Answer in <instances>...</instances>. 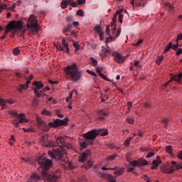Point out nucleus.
Instances as JSON below:
<instances>
[{
    "label": "nucleus",
    "mask_w": 182,
    "mask_h": 182,
    "mask_svg": "<svg viewBox=\"0 0 182 182\" xmlns=\"http://www.w3.org/2000/svg\"><path fill=\"white\" fill-rule=\"evenodd\" d=\"M22 23H23L21 21H10L7 25L4 35L6 36V35H8V32H11L14 29H18V31L21 33V36H23L26 31H28L30 33H32L33 35H35V33H39V31H41V27H39V24L38 23V17L34 14L30 15L27 19V29L23 28V25Z\"/></svg>",
    "instance_id": "f257e3e1"
},
{
    "label": "nucleus",
    "mask_w": 182,
    "mask_h": 182,
    "mask_svg": "<svg viewBox=\"0 0 182 182\" xmlns=\"http://www.w3.org/2000/svg\"><path fill=\"white\" fill-rule=\"evenodd\" d=\"M22 23H23L21 21H10L7 25L4 35L6 36V35H8V32H11L14 29H18V31L21 33V36H23L26 31H28L30 33H32L33 35H35V33H39V31H41V27H39V24L38 23V17L34 14L30 15L27 19V29L23 28V25Z\"/></svg>",
    "instance_id": "f03ea898"
},
{
    "label": "nucleus",
    "mask_w": 182,
    "mask_h": 182,
    "mask_svg": "<svg viewBox=\"0 0 182 182\" xmlns=\"http://www.w3.org/2000/svg\"><path fill=\"white\" fill-rule=\"evenodd\" d=\"M37 161L40 166L38 170L41 171V176L45 181L57 182L60 178V171L56 170L48 172L50 168H52L53 163L52 160L47 159L45 155H41L37 158Z\"/></svg>",
    "instance_id": "7ed1b4c3"
},
{
    "label": "nucleus",
    "mask_w": 182,
    "mask_h": 182,
    "mask_svg": "<svg viewBox=\"0 0 182 182\" xmlns=\"http://www.w3.org/2000/svg\"><path fill=\"white\" fill-rule=\"evenodd\" d=\"M66 142V138L63 136H58L55 141H53L54 146L52 147H60L58 149H54L52 151H48V154L52 160H57V161H64L67 163L66 160H63L65 154H66V150L63 149V146H65Z\"/></svg>",
    "instance_id": "20e7f679"
},
{
    "label": "nucleus",
    "mask_w": 182,
    "mask_h": 182,
    "mask_svg": "<svg viewBox=\"0 0 182 182\" xmlns=\"http://www.w3.org/2000/svg\"><path fill=\"white\" fill-rule=\"evenodd\" d=\"M64 70L66 77L70 79L74 83H77L83 76V73L79 70L76 63H73L70 65H68Z\"/></svg>",
    "instance_id": "39448f33"
},
{
    "label": "nucleus",
    "mask_w": 182,
    "mask_h": 182,
    "mask_svg": "<svg viewBox=\"0 0 182 182\" xmlns=\"http://www.w3.org/2000/svg\"><path fill=\"white\" fill-rule=\"evenodd\" d=\"M38 124L37 126L39 127L41 130L43 132H49L51 127H59V126H66L68 124V122H69V118H65V119H56L53 121V122H50L48 124L45 122V121L42 120V119L38 118L37 119Z\"/></svg>",
    "instance_id": "423d86ee"
},
{
    "label": "nucleus",
    "mask_w": 182,
    "mask_h": 182,
    "mask_svg": "<svg viewBox=\"0 0 182 182\" xmlns=\"http://www.w3.org/2000/svg\"><path fill=\"white\" fill-rule=\"evenodd\" d=\"M9 114H11V116H15L14 119L12 120V124L15 127H19V123H28L26 116L23 113L18 114L17 112L11 111Z\"/></svg>",
    "instance_id": "0eeeda50"
},
{
    "label": "nucleus",
    "mask_w": 182,
    "mask_h": 182,
    "mask_svg": "<svg viewBox=\"0 0 182 182\" xmlns=\"http://www.w3.org/2000/svg\"><path fill=\"white\" fill-rule=\"evenodd\" d=\"M82 137L85 138V140L79 142L81 150L87 149V146H92L93 143H95V139H92V135L90 134V132L83 134Z\"/></svg>",
    "instance_id": "6e6552de"
},
{
    "label": "nucleus",
    "mask_w": 182,
    "mask_h": 182,
    "mask_svg": "<svg viewBox=\"0 0 182 182\" xmlns=\"http://www.w3.org/2000/svg\"><path fill=\"white\" fill-rule=\"evenodd\" d=\"M116 21L112 20L111 23V26H114L112 30V36L107 37L106 39V44L109 43V42H113L114 40L117 39L120 36V33H122V28H118L116 31Z\"/></svg>",
    "instance_id": "1a4fd4ad"
},
{
    "label": "nucleus",
    "mask_w": 182,
    "mask_h": 182,
    "mask_svg": "<svg viewBox=\"0 0 182 182\" xmlns=\"http://www.w3.org/2000/svg\"><path fill=\"white\" fill-rule=\"evenodd\" d=\"M182 168V165L177 164V162L173 161L170 166H166L162 169V173L165 174H173L176 170H180Z\"/></svg>",
    "instance_id": "9d476101"
},
{
    "label": "nucleus",
    "mask_w": 182,
    "mask_h": 182,
    "mask_svg": "<svg viewBox=\"0 0 182 182\" xmlns=\"http://www.w3.org/2000/svg\"><path fill=\"white\" fill-rule=\"evenodd\" d=\"M147 164H149V162H147L144 159L139 161H132L129 163L128 171H134V167H143L144 166H147Z\"/></svg>",
    "instance_id": "9b49d317"
},
{
    "label": "nucleus",
    "mask_w": 182,
    "mask_h": 182,
    "mask_svg": "<svg viewBox=\"0 0 182 182\" xmlns=\"http://www.w3.org/2000/svg\"><path fill=\"white\" fill-rule=\"evenodd\" d=\"M90 132V134L91 135V139H94V140L97 137V136H107L109 134V131L106 129H92Z\"/></svg>",
    "instance_id": "f8f14e48"
},
{
    "label": "nucleus",
    "mask_w": 182,
    "mask_h": 182,
    "mask_svg": "<svg viewBox=\"0 0 182 182\" xmlns=\"http://www.w3.org/2000/svg\"><path fill=\"white\" fill-rule=\"evenodd\" d=\"M54 46L57 50L61 52H67V53H69V44H68L65 38L62 39V43H58L57 44H54Z\"/></svg>",
    "instance_id": "ddd939ff"
},
{
    "label": "nucleus",
    "mask_w": 182,
    "mask_h": 182,
    "mask_svg": "<svg viewBox=\"0 0 182 182\" xmlns=\"http://www.w3.org/2000/svg\"><path fill=\"white\" fill-rule=\"evenodd\" d=\"M40 143L44 147H52V146H55L53 141H50L49 136L47 134L40 137Z\"/></svg>",
    "instance_id": "4468645a"
},
{
    "label": "nucleus",
    "mask_w": 182,
    "mask_h": 182,
    "mask_svg": "<svg viewBox=\"0 0 182 182\" xmlns=\"http://www.w3.org/2000/svg\"><path fill=\"white\" fill-rule=\"evenodd\" d=\"M90 154H92V152L90 150L87 149L85 151L82 152L80 156H79V161L80 163H85L87 161V159L90 157Z\"/></svg>",
    "instance_id": "2eb2a0df"
},
{
    "label": "nucleus",
    "mask_w": 182,
    "mask_h": 182,
    "mask_svg": "<svg viewBox=\"0 0 182 182\" xmlns=\"http://www.w3.org/2000/svg\"><path fill=\"white\" fill-rule=\"evenodd\" d=\"M33 85L36 86V87L33 90V92L36 94V96H37V97H41V94H39V90L43 88V84H42L41 82L35 81L33 83Z\"/></svg>",
    "instance_id": "dca6fc26"
},
{
    "label": "nucleus",
    "mask_w": 182,
    "mask_h": 182,
    "mask_svg": "<svg viewBox=\"0 0 182 182\" xmlns=\"http://www.w3.org/2000/svg\"><path fill=\"white\" fill-rule=\"evenodd\" d=\"M112 56L114 57L115 62H117V63H123L124 60H126V57H124L117 52H113Z\"/></svg>",
    "instance_id": "f3484780"
},
{
    "label": "nucleus",
    "mask_w": 182,
    "mask_h": 182,
    "mask_svg": "<svg viewBox=\"0 0 182 182\" xmlns=\"http://www.w3.org/2000/svg\"><path fill=\"white\" fill-rule=\"evenodd\" d=\"M107 112H106V109H99L97 111V120H100L101 122H103L105 120V117L107 116Z\"/></svg>",
    "instance_id": "a211bd4d"
},
{
    "label": "nucleus",
    "mask_w": 182,
    "mask_h": 182,
    "mask_svg": "<svg viewBox=\"0 0 182 182\" xmlns=\"http://www.w3.org/2000/svg\"><path fill=\"white\" fill-rule=\"evenodd\" d=\"M26 83L25 85H20L18 87H17V90L18 92H19V93H22V90H26V89H28V87H29V84L31 83V80H29V78H26Z\"/></svg>",
    "instance_id": "6ab92c4d"
},
{
    "label": "nucleus",
    "mask_w": 182,
    "mask_h": 182,
    "mask_svg": "<svg viewBox=\"0 0 182 182\" xmlns=\"http://www.w3.org/2000/svg\"><path fill=\"white\" fill-rule=\"evenodd\" d=\"M6 103H9V105H13L14 101L5 100L4 99L0 98V106L2 107L1 110H4V109H6V107H8L6 106Z\"/></svg>",
    "instance_id": "aec40b11"
},
{
    "label": "nucleus",
    "mask_w": 182,
    "mask_h": 182,
    "mask_svg": "<svg viewBox=\"0 0 182 182\" xmlns=\"http://www.w3.org/2000/svg\"><path fill=\"white\" fill-rule=\"evenodd\" d=\"M41 178L42 176L41 175L39 176L37 173H33L30 176L27 182L39 181V180H41Z\"/></svg>",
    "instance_id": "412c9836"
},
{
    "label": "nucleus",
    "mask_w": 182,
    "mask_h": 182,
    "mask_svg": "<svg viewBox=\"0 0 182 182\" xmlns=\"http://www.w3.org/2000/svg\"><path fill=\"white\" fill-rule=\"evenodd\" d=\"M161 163V160L160 159V156H156V160L152 161L151 170H156L160 164Z\"/></svg>",
    "instance_id": "4be33fe9"
},
{
    "label": "nucleus",
    "mask_w": 182,
    "mask_h": 182,
    "mask_svg": "<svg viewBox=\"0 0 182 182\" xmlns=\"http://www.w3.org/2000/svg\"><path fill=\"white\" fill-rule=\"evenodd\" d=\"M70 29H72V24L68 23L63 29V33L68 35V32H70Z\"/></svg>",
    "instance_id": "5701e85b"
},
{
    "label": "nucleus",
    "mask_w": 182,
    "mask_h": 182,
    "mask_svg": "<svg viewBox=\"0 0 182 182\" xmlns=\"http://www.w3.org/2000/svg\"><path fill=\"white\" fill-rule=\"evenodd\" d=\"M124 171L122 168H117V171L114 172V176H122Z\"/></svg>",
    "instance_id": "b1692460"
},
{
    "label": "nucleus",
    "mask_w": 182,
    "mask_h": 182,
    "mask_svg": "<svg viewBox=\"0 0 182 182\" xmlns=\"http://www.w3.org/2000/svg\"><path fill=\"white\" fill-rule=\"evenodd\" d=\"M68 5H70V6H72L73 8H77V4H76L75 1L72 0H67Z\"/></svg>",
    "instance_id": "393cba45"
},
{
    "label": "nucleus",
    "mask_w": 182,
    "mask_h": 182,
    "mask_svg": "<svg viewBox=\"0 0 182 182\" xmlns=\"http://www.w3.org/2000/svg\"><path fill=\"white\" fill-rule=\"evenodd\" d=\"M182 77V73H179L178 75H174L172 77V80H176V82H180Z\"/></svg>",
    "instance_id": "a878e982"
},
{
    "label": "nucleus",
    "mask_w": 182,
    "mask_h": 182,
    "mask_svg": "<svg viewBox=\"0 0 182 182\" xmlns=\"http://www.w3.org/2000/svg\"><path fill=\"white\" fill-rule=\"evenodd\" d=\"M133 139H134V136H130L127 138L124 141V146H126L127 147H129V146L130 145V141H132Z\"/></svg>",
    "instance_id": "bb28decb"
},
{
    "label": "nucleus",
    "mask_w": 182,
    "mask_h": 182,
    "mask_svg": "<svg viewBox=\"0 0 182 182\" xmlns=\"http://www.w3.org/2000/svg\"><path fill=\"white\" fill-rule=\"evenodd\" d=\"M102 50L104 53H112V50H110V47H102Z\"/></svg>",
    "instance_id": "cd10ccee"
},
{
    "label": "nucleus",
    "mask_w": 182,
    "mask_h": 182,
    "mask_svg": "<svg viewBox=\"0 0 182 182\" xmlns=\"http://www.w3.org/2000/svg\"><path fill=\"white\" fill-rule=\"evenodd\" d=\"M116 155L108 156L106 159V161H113L114 160H116Z\"/></svg>",
    "instance_id": "c85d7f7f"
},
{
    "label": "nucleus",
    "mask_w": 182,
    "mask_h": 182,
    "mask_svg": "<svg viewBox=\"0 0 182 182\" xmlns=\"http://www.w3.org/2000/svg\"><path fill=\"white\" fill-rule=\"evenodd\" d=\"M90 60H91V63L92 64V66L96 68V66H97V60L95 59V58L93 57H91Z\"/></svg>",
    "instance_id": "c756f323"
},
{
    "label": "nucleus",
    "mask_w": 182,
    "mask_h": 182,
    "mask_svg": "<svg viewBox=\"0 0 182 182\" xmlns=\"http://www.w3.org/2000/svg\"><path fill=\"white\" fill-rule=\"evenodd\" d=\"M106 178L108 182H116L113 176H112L110 174H108Z\"/></svg>",
    "instance_id": "7c9ffc66"
},
{
    "label": "nucleus",
    "mask_w": 182,
    "mask_h": 182,
    "mask_svg": "<svg viewBox=\"0 0 182 182\" xmlns=\"http://www.w3.org/2000/svg\"><path fill=\"white\" fill-rule=\"evenodd\" d=\"M166 153H168V154H173V146H168L166 148Z\"/></svg>",
    "instance_id": "2f4dec72"
},
{
    "label": "nucleus",
    "mask_w": 182,
    "mask_h": 182,
    "mask_svg": "<svg viewBox=\"0 0 182 182\" xmlns=\"http://www.w3.org/2000/svg\"><path fill=\"white\" fill-rule=\"evenodd\" d=\"M61 8L62 9H66L68 8V0H64L61 2Z\"/></svg>",
    "instance_id": "473e14b6"
},
{
    "label": "nucleus",
    "mask_w": 182,
    "mask_h": 182,
    "mask_svg": "<svg viewBox=\"0 0 182 182\" xmlns=\"http://www.w3.org/2000/svg\"><path fill=\"white\" fill-rule=\"evenodd\" d=\"M73 93H76V91H72L69 96L68 97H66L65 100L67 102H69V101L70 100V99H72L73 97Z\"/></svg>",
    "instance_id": "72a5a7b5"
},
{
    "label": "nucleus",
    "mask_w": 182,
    "mask_h": 182,
    "mask_svg": "<svg viewBox=\"0 0 182 182\" xmlns=\"http://www.w3.org/2000/svg\"><path fill=\"white\" fill-rule=\"evenodd\" d=\"M141 178L142 180H144V181L147 182H151V180L150 179V177H149L147 175H143Z\"/></svg>",
    "instance_id": "f704fd0d"
},
{
    "label": "nucleus",
    "mask_w": 182,
    "mask_h": 182,
    "mask_svg": "<svg viewBox=\"0 0 182 182\" xmlns=\"http://www.w3.org/2000/svg\"><path fill=\"white\" fill-rule=\"evenodd\" d=\"M13 53L16 56H18V55H19V53H21V50H19V48H16L13 50Z\"/></svg>",
    "instance_id": "c9c22d12"
},
{
    "label": "nucleus",
    "mask_w": 182,
    "mask_h": 182,
    "mask_svg": "<svg viewBox=\"0 0 182 182\" xmlns=\"http://www.w3.org/2000/svg\"><path fill=\"white\" fill-rule=\"evenodd\" d=\"M163 58H164L163 55L159 56L156 60V63L157 65H160L161 63V62H163Z\"/></svg>",
    "instance_id": "e433bc0d"
},
{
    "label": "nucleus",
    "mask_w": 182,
    "mask_h": 182,
    "mask_svg": "<svg viewBox=\"0 0 182 182\" xmlns=\"http://www.w3.org/2000/svg\"><path fill=\"white\" fill-rule=\"evenodd\" d=\"M171 48H173V43H169V44L166 47L164 53H167L170 50Z\"/></svg>",
    "instance_id": "4c0bfd02"
},
{
    "label": "nucleus",
    "mask_w": 182,
    "mask_h": 182,
    "mask_svg": "<svg viewBox=\"0 0 182 182\" xmlns=\"http://www.w3.org/2000/svg\"><path fill=\"white\" fill-rule=\"evenodd\" d=\"M161 122L165 126V127H167V126H168V119H167V118H164L163 119H161Z\"/></svg>",
    "instance_id": "58836bf2"
},
{
    "label": "nucleus",
    "mask_w": 182,
    "mask_h": 182,
    "mask_svg": "<svg viewBox=\"0 0 182 182\" xmlns=\"http://www.w3.org/2000/svg\"><path fill=\"white\" fill-rule=\"evenodd\" d=\"M52 114V112L46 110V109H43L42 112H41V114H44L45 116H50V114Z\"/></svg>",
    "instance_id": "ea45409f"
},
{
    "label": "nucleus",
    "mask_w": 182,
    "mask_h": 182,
    "mask_svg": "<svg viewBox=\"0 0 182 182\" xmlns=\"http://www.w3.org/2000/svg\"><path fill=\"white\" fill-rule=\"evenodd\" d=\"M127 122H128V123H129V124H133V123H134V119L132 117H127Z\"/></svg>",
    "instance_id": "a19ab883"
},
{
    "label": "nucleus",
    "mask_w": 182,
    "mask_h": 182,
    "mask_svg": "<svg viewBox=\"0 0 182 182\" xmlns=\"http://www.w3.org/2000/svg\"><path fill=\"white\" fill-rule=\"evenodd\" d=\"M63 147H65V148L68 149H72L73 146H72V144L68 143V142L65 141V144L63 145Z\"/></svg>",
    "instance_id": "79ce46f5"
},
{
    "label": "nucleus",
    "mask_w": 182,
    "mask_h": 182,
    "mask_svg": "<svg viewBox=\"0 0 182 182\" xmlns=\"http://www.w3.org/2000/svg\"><path fill=\"white\" fill-rule=\"evenodd\" d=\"M73 45L74 48H75V52H77V50L80 49V46L79 45V43L74 42Z\"/></svg>",
    "instance_id": "37998d69"
},
{
    "label": "nucleus",
    "mask_w": 182,
    "mask_h": 182,
    "mask_svg": "<svg viewBox=\"0 0 182 182\" xmlns=\"http://www.w3.org/2000/svg\"><path fill=\"white\" fill-rule=\"evenodd\" d=\"M165 6H166V8L169 9V11H173V9H174V7H173V6H171V4L170 3H166Z\"/></svg>",
    "instance_id": "c03bdc74"
},
{
    "label": "nucleus",
    "mask_w": 182,
    "mask_h": 182,
    "mask_svg": "<svg viewBox=\"0 0 182 182\" xmlns=\"http://www.w3.org/2000/svg\"><path fill=\"white\" fill-rule=\"evenodd\" d=\"M101 28L102 27L100 26H97L95 27V30L97 32V33H100L101 32H102Z\"/></svg>",
    "instance_id": "a18cd8bd"
},
{
    "label": "nucleus",
    "mask_w": 182,
    "mask_h": 182,
    "mask_svg": "<svg viewBox=\"0 0 182 182\" xmlns=\"http://www.w3.org/2000/svg\"><path fill=\"white\" fill-rule=\"evenodd\" d=\"M99 176H100V177H101V178H107V176H109V174L104 173L102 172H100Z\"/></svg>",
    "instance_id": "49530a36"
},
{
    "label": "nucleus",
    "mask_w": 182,
    "mask_h": 182,
    "mask_svg": "<svg viewBox=\"0 0 182 182\" xmlns=\"http://www.w3.org/2000/svg\"><path fill=\"white\" fill-rule=\"evenodd\" d=\"M15 141V136L14 135H11V138L9 140V145L14 146V142Z\"/></svg>",
    "instance_id": "de8ad7c7"
},
{
    "label": "nucleus",
    "mask_w": 182,
    "mask_h": 182,
    "mask_svg": "<svg viewBox=\"0 0 182 182\" xmlns=\"http://www.w3.org/2000/svg\"><path fill=\"white\" fill-rule=\"evenodd\" d=\"M15 75H16V77L18 79H21V78H22L23 76V75H22V73H19V72H18V71H16V72L15 73Z\"/></svg>",
    "instance_id": "09e8293b"
},
{
    "label": "nucleus",
    "mask_w": 182,
    "mask_h": 182,
    "mask_svg": "<svg viewBox=\"0 0 182 182\" xmlns=\"http://www.w3.org/2000/svg\"><path fill=\"white\" fill-rule=\"evenodd\" d=\"M8 9V6H6V4H0V14L2 12L3 9Z\"/></svg>",
    "instance_id": "8fccbe9b"
},
{
    "label": "nucleus",
    "mask_w": 182,
    "mask_h": 182,
    "mask_svg": "<svg viewBox=\"0 0 182 182\" xmlns=\"http://www.w3.org/2000/svg\"><path fill=\"white\" fill-rule=\"evenodd\" d=\"M92 162L91 161H88L87 165L85 166L86 170H89L92 167Z\"/></svg>",
    "instance_id": "3c124183"
},
{
    "label": "nucleus",
    "mask_w": 182,
    "mask_h": 182,
    "mask_svg": "<svg viewBox=\"0 0 182 182\" xmlns=\"http://www.w3.org/2000/svg\"><path fill=\"white\" fill-rule=\"evenodd\" d=\"M87 73H89V75H92V76L97 77V74H96V73H95L90 70H87Z\"/></svg>",
    "instance_id": "603ef678"
},
{
    "label": "nucleus",
    "mask_w": 182,
    "mask_h": 182,
    "mask_svg": "<svg viewBox=\"0 0 182 182\" xmlns=\"http://www.w3.org/2000/svg\"><path fill=\"white\" fill-rule=\"evenodd\" d=\"M105 33H107V35H109V36H110V26H106Z\"/></svg>",
    "instance_id": "864d4df0"
},
{
    "label": "nucleus",
    "mask_w": 182,
    "mask_h": 182,
    "mask_svg": "<svg viewBox=\"0 0 182 182\" xmlns=\"http://www.w3.org/2000/svg\"><path fill=\"white\" fill-rule=\"evenodd\" d=\"M65 21L68 22V23H69V22H72V21H73V18L70 16H68L66 17Z\"/></svg>",
    "instance_id": "5fc2aeb1"
},
{
    "label": "nucleus",
    "mask_w": 182,
    "mask_h": 182,
    "mask_svg": "<svg viewBox=\"0 0 182 182\" xmlns=\"http://www.w3.org/2000/svg\"><path fill=\"white\" fill-rule=\"evenodd\" d=\"M98 35L100 36V41H103L104 36H105V32L101 31V33H98Z\"/></svg>",
    "instance_id": "6e6d98bb"
},
{
    "label": "nucleus",
    "mask_w": 182,
    "mask_h": 182,
    "mask_svg": "<svg viewBox=\"0 0 182 182\" xmlns=\"http://www.w3.org/2000/svg\"><path fill=\"white\" fill-rule=\"evenodd\" d=\"M143 43V39L139 40L135 44H134V46H140Z\"/></svg>",
    "instance_id": "4d7b16f0"
},
{
    "label": "nucleus",
    "mask_w": 182,
    "mask_h": 182,
    "mask_svg": "<svg viewBox=\"0 0 182 182\" xmlns=\"http://www.w3.org/2000/svg\"><path fill=\"white\" fill-rule=\"evenodd\" d=\"M102 70H103V68L96 67V72L99 75L102 73Z\"/></svg>",
    "instance_id": "13d9d810"
},
{
    "label": "nucleus",
    "mask_w": 182,
    "mask_h": 182,
    "mask_svg": "<svg viewBox=\"0 0 182 182\" xmlns=\"http://www.w3.org/2000/svg\"><path fill=\"white\" fill-rule=\"evenodd\" d=\"M47 90H50V88L43 89V90L38 91V94L40 95V97L42 96V93H45Z\"/></svg>",
    "instance_id": "bf43d9fd"
},
{
    "label": "nucleus",
    "mask_w": 182,
    "mask_h": 182,
    "mask_svg": "<svg viewBox=\"0 0 182 182\" xmlns=\"http://www.w3.org/2000/svg\"><path fill=\"white\" fill-rule=\"evenodd\" d=\"M55 114L58 116L60 119H63V114L60 113L59 111H55Z\"/></svg>",
    "instance_id": "052dcab7"
},
{
    "label": "nucleus",
    "mask_w": 182,
    "mask_h": 182,
    "mask_svg": "<svg viewBox=\"0 0 182 182\" xmlns=\"http://www.w3.org/2000/svg\"><path fill=\"white\" fill-rule=\"evenodd\" d=\"M76 14L78 16H83L84 15L83 10H78Z\"/></svg>",
    "instance_id": "680f3d73"
},
{
    "label": "nucleus",
    "mask_w": 182,
    "mask_h": 182,
    "mask_svg": "<svg viewBox=\"0 0 182 182\" xmlns=\"http://www.w3.org/2000/svg\"><path fill=\"white\" fill-rule=\"evenodd\" d=\"M154 152H149L148 153V154L146 155V159H151V157L154 156Z\"/></svg>",
    "instance_id": "e2e57ef3"
},
{
    "label": "nucleus",
    "mask_w": 182,
    "mask_h": 182,
    "mask_svg": "<svg viewBox=\"0 0 182 182\" xmlns=\"http://www.w3.org/2000/svg\"><path fill=\"white\" fill-rule=\"evenodd\" d=\"M123 14H119V22L120 23H123Z\"/></svg>",
    "instance_id": "0e129e2a"
},
{
    "label": "nucleus",
    "mask_w": 182,
    "mask_h": 182,
    "mask_svg": "<svg viewBox=\"0 0 182 182\" xmlns=\"http://www.w3.org/2000/svg\"><path fill=\"white\" fill-rule=\"evenodd\" d=\"M139 63H140V61H139V60L135 61L134 63V66H135V68H138L139 69H140V65H139Z\"/></svg>",
    "instance_id": "69168bd1"
},
{
    "label": "nucleus",
    "mask_w": 182,
    "mask_h": 182,
    "mask_svg": "<svg viewBox=\"0 0 182 182\" xmlns=\"http://www.w3.org/2000/svg\"><path fill=\"white\" fill-rule=\"evenodd\" d=\"M178 41H182V33L178 35L176 42H178Z\"/></svg>",
    "instance_id": "338daca9"
},
{
    "label": "nucleus",
    "mask_w": 182,
    "mask_h": 182,
    "mask_svg": "<svg viewBox=\"0 0 182 182\" xmlns=\"http://www.w3.org/2000/svg\"><path fill=\"white\" fill-rule=\"evenodd\" d=\"M178 158L180 160H182V151H179V153L178 154Z\"/></svg>",
    "instance_id": "774afa93"
}]
</instances>
